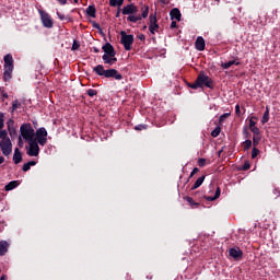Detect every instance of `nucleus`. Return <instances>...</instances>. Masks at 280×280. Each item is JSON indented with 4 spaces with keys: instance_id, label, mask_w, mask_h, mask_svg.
Instances as JSON below:
<instances>
[{
    "instance_id": "nucleus-1",
    "label": "nucleus",
    "mask_w": 280,
    "mask_h": 280,
    "mask_svg": "<svg viewBox=\"0 0 280 280\" xmlns=\"http://www.w3.org/2000/svg\"><path fill=\"white\" fill-rule=\"evenodd\" d=\"M121 12L125 16H127L128 23H139V21H143V19H148V14H150V7L148 4L142 5L141 14H137V12H139V7L135 3L127 4L122 9L121 7H118L116 19L121 16Z\"/></svg>"
},
{
    "instance_id": "nucleus-2",
    "label": "nucleus",
    "mask_w": 280,
    "mask_h": 280,
    "mask_svg": "<svg viewBox=\"0 0 280 280\" xmlns=\"http://www.w3.org/2000/svg\"><path fill=\"white\" fill-rule=\"evenodd\" d=\"M93 72L100 78H113L114 80H124V75L117 69H104L103 65H97L93 68Z\"/></svg>"
},
{
    "instance_id": "nucleus-3",
    "label": "nucleus",
    "mask_w": 280,
    "mask_h": 280,
    "mask_svg": "<svg viewBox=\"0 0 280 280\" xmlns=\"http://www.w3.org/2000/svg\"><path fill=\"white\" fill-rule=\"evenodd\" d=\"M20 132L23 139L27 142L36 140V138H34L36 136V132H34V128L32 127V124H23L20 127Z\"/></svg>"
},
{
    "instance_id": "nucleus-4",
    "label": "nucleus",
    "mask_w": 280,
    "mask_h": 280,
    "mask_svg": "<svg viewBox=\"0 0 280 280\" xmlns=\"http://www.w3.org/2000/svg\"><path fill=\"white\" fill-rule=\"evenodd\" d=\"M197 84L200 86V89H203L206 86L207 89H213V79H211L205 71H200L197 75Z\"/></svg>"
},
{
    "instance_id": "nucleus-5",
    "label": "nucleus",
    "mask_w": 280,
    "mask_h": 280,
    "mask_svg": "<svg viewBox=\"0 0 280 280\" xmlns=\"http://www.w3.org/2000/svg\"><path fill=\"white\" fill-rule=\"evenodd\" d=\"M120 43L124 46L126 51H130L132 49V45L135 43V35H128L126 31L120 32Z\"/></svg>"
},
{
    "instance_id": "nucleus-6",
    "label": "nucleus",
    "mask_w": 280,
    "mask_h": 280,
    "mask_svg": "<svg viewBox=\"0 0 280 280\" xmlns=\"http://www.w3.org/2000/svg\"><path fill=\"white\" fill-rule=\"evenodd\" d=\"M39 16L44 27H47V30H51V27H54V20L49 13L39 10Z\"/></svg>"
},
{
    "instance_id": "nucleus-7",
    "label": "nucleus",
    "mask_w": 280,
    "mask_h": 280,
    "mask_svg": "<svg viewBox=\"0 0 280 280\" xmlns=\"http://www.w3.org/2000/svg\"><path fill=\"white\" fill-rule=\"evenodd\" d=\"M47 129L45 127H40L35 132V141L39 143V145H46L47 144Z\"/></svg>"
},
{
    "instance_id": "nucleus-8",
    "label": "nucleus",
    "mask_w": 280,
    "mask_h": 280,
    "mask_svg": "<svg viewBox=\"0 0 280 280\" xmlns=\"http://www.w3.org/2000/svg\"><path fill=\"white\" fill-rule=\"evenodd\" d=\"M26 154L28 156H38V154H40V147H38V142L36 140L28 141Z\"/></svg>"
},
{
    "instance_id": "nucleus-9",
    "label": "nucleus",
    "mask_w": 280,
    "mask_h": 280,
    "mask_svg": "<svg viewBox=\"0 0 280 280\" xmlns=\"http://www.w3.org/2000/svg\"><path fill=\"white\" fill-rule=\"evenodd\" d=\"M0 150L4 156L12 154V141L10 139L0 141Z\"/></svg>"
},
{
    "instance_id": "nucleus-10",
    "label": "nucleus",
    "mask_w": 280,
    "mask_h": 280,
    "mask_svg": "<svg viewBox=\"0 0 280 280\" xmlns=\"http://www.w3.org/2000/svg\"><path fill=\"white\" fill-rule=\"evenodd\" d=\"M229 255L232 257V259H234V261H242L244 252H242L240 247H232L229 249Z\"/></svg>"
},
{
    "instance_id": "nucleus-11",
    "label": "nucleus",
    "mask_w": 280,
    "mask_h": 280,
    "mask_svg": "<svg viewBox=\"0 0 280 280\" xmlns=\"http://www.w3.org/2000/svg\"><path fill=\"white\" fill-rule=\"evenodd\" d=\"M102 49L105 56H117V51H115V47L110 43H106Z\"/></svg>"
},
{
    "instance_id": "nucleus-12",
    "label": "nucleus",
    "mask_w": 280,
    "mask_h": 280,
    "mask_svg": "<svg viewBox=\"0 0 280 280\" xmlns=\"http://www.w3.org/2000/svg\"><path fill=\"white\" fill-rule=\"evenodd\" d=\"M12 71H14V66H4V72H3L4 82H10V80H12Z\"/></svg>"
},
{
    "instance_id": "nucleus-13",
    "label": "nucleus",
    "mask_w": 280,
    "mask_h": 280,
    "mask_svg": "<svg viewBox=\"0 0 280 280\" xmlns=\"http://www.w3.org/2000/svg\"><path fill=\"white\" fill-rule=\"evenodd\" d=\"M207 44L205 43V38L202 36H198L195 42V47L197 51H205V47Z\"/></svg>"
},
{
    "instance_id": "nucleus-14",
    "label": "nucleus",
    "mask_w": 280,
    "mask_h": 280,
    "mask_svg": "<svg viewBox=\"0 0 280 280\" xmlns=\"http://www.w3.org/2000/svg\"><path fill=\"white\" fill-rule=\"evenodd\" d=\"M102 60L104 65H109V67H113V65L117 62V59L115 58V56H110V55H103Z\"/></svg>"
},
{
    "instance_id": "nucleus-15",
    "label": "nucleus",
    "mask_w": 280,
    "mask_h": 280,
    "mask_svg": "<svg viewBox=\"0 0 280 280\" xmlns=\"http://www.w3.org/2000/svg\"><path fill=\"white\" fill-rule=\"evenodd\" d=\"M22 161H23V153H21V150L16 148L13 154V163H15V165H19V163H21Z\"/></svg>"
},
{
    "instance_id": "nucleus-16",
    "label": "nucleus",
    "mask_w": 280,
    "mask_h": 280,
    "mask_svg": "<svg viewBox=\"0 0 280 280\" xmlns=\"http://www.w3.org/2000/svg\"><path fill=\"white\" fill-rule=\"evenodd\" d=\"M170 16H171L172 21H174V20L175 21H180V16H182L180 10L178 8L172 9L171 12H170Z\"/></svg>"
},
{
    "instance_id": "nucleus-17",
    "label": "nucleus",
    "mask_w": 280,
    "mask_h": 280,
    "mask_svg": "<svg viewBox=\"0 0 280 280\" xmlns=\"http://www.w3.org/2000/svg\"><path fill=\"white\" fill-rule=\"evenodd\" d=\"M97 9H95V5H89L86 9V15L91 16V19H95L97 15Z\"/></svg>"
},
{
    "instance_id": "nucleus-18",
    "label": "nucleus",
    "mask_w": 280,
    "mask_h": 280,
    "mask_svg": "<svg viewBox=\"0 0 280 280\" xmlns=\"http://www.w3.org/2000/svg\"><path fill=\"white\" fill-rule=\"evenodd\" d=\"M4 60V67H14V59L12 58V55L8 54L3 58Z\"/></svg>"
},
{
    "instance_id": "nucleus-19",
    "label": "nucleus",
    "mask_w": 280,
    "mask_h": 280,
    "mask_svg": "<svg viewBox=\"0 0 280 280\" xmlns=\"http://www.w3.org/2000/svg\"><path fill=\"white\" fill-rule=\"evenodd\" d=\"M220 194H222V190L220 189V187H217V190L213 197L206 196L205 198L208 200V202H213V200H218V198H220Z\"/></svg>"
},
{
    "instance_id": "nucleus-20",
    "label": "nucleus",
    "mask_w": 280,
    "mask_h": 280,
    "mask_svg": "<svg viewBox=\"0 0 280 280\" xmlns=\"http://www.w3.org/2000/svg\"><path fill=\"white\" fill-rule=\"evenodd\" d=\"M268 121H270V107L267 106L261 118V124H268Z\"/></svg>"
},
{
    "instance_id": "nucleus-21",
    "label": "nucleus",
    "mask_w": 280,
    "mask_h": 280,
    "mask_svg": "<svg viewBox=\"0 0 280 280\" xmlns=\"http://www.w3.org/2000/svg\"><path fill=\"white\" fill-rule=\"evenodd\" d=\"M129 2H132V0H128ZM109 5L112 8H121L124 5V0H109Z\"/></svg>"
},
{
    "instance_id": "nucleus-22",
    "label": "nucleus",
    "mask_w": 280,
    "mask_h": 280,
    "mask_svg": "<svg viewBox=\"0 0 280 280\" xmlns=\"http://www.w3.org/2000/svg\"><path fill=\"white\" fill-rule=\"evenodd\" d=\"M233 65H235L237 67V66H240V61L230 60L228 62H223V65H221V67H222V69H231V67H233Z\"/></svg>"
},
{
    "instance_id": "nucleus-23",
    "label": "nucleus",
    "mask_w": 280,
    "mask_h": 280,
    "mask_svg": "<svg viewBox=\"0 0 280 280\" xmlns=\"http://www.w3.org/2000/svg\"><path fill=\"white\" fill-rule=\"evenodd\" d=\"M205 178H206L205 175H202L201 177H199V178L195 182V184L192 185L191 191H194L195 189H198V187H200V186L205 183Z\"/></svg>"
},
{
    "instance_id": "nucleus-24",
    "label": "nucleus",
    "mask_w": 280,
    "mask_h": 280,
    "mask_svg": "<svg viewBox=\"0 0 280 280\" xmlns=\"http://www.w3.org/2000/svg\"><path fill=\"white\" fill-rule=\"evenodd\" d=\"M19 187V180H12L5 187V191H12V189H16Z\"/></svg>"
},
{
    "instance_id": "nucleus-25",
    "label": "nucleus",
    "mask_w": 280,
    "mask_h": 280,
    "mask_svg": "<svg viewBox=\"0 0 280 280\" xmlns=\"http://www.w3.org/2000/svg\"><path fill=\"white\" fill-rule=\"evenodd\" d=\"M8 253V243L5 241L0 242V257H3Z\"/></svg>"
},
{
    "instance_id": "nucleus-26",
    "label": "nucleus",
    "mask_w": 280,
    "mask_h": 280,
    "mask_svg": "<svg viewBox=\"0 0 280 280\" xmlns=\"http://www.w3.org/2000/svg\"><path fill=\"white\" fill-rule=\"evenodd\" d=\"M34 165H36V161H30L22 166V171L30 172L31 167H34Z\"/></svg>"
},
{
    "instance_id": "nucleus-27",
    "label": "nucleus",
    "mask_w": 280,
    "mask_h": 280,
    "mask_svg": "<svg viewBox=\"0 0 280 280\" xmlns=\"http://www.w3.org/2000/svg\"><path fill=\"white\" fill-rule=\"evenodd\" d=\"M220 132H222V128H220V126H217L212 131H211V137H213V139L220 137Z\"/></svg>"
},
{
    "instance_id": "nucleus-28",
    "label": "nucleus",
    "mask_w": 280,
    "mask_h": 280,
    "mask_svg": "<svg viewBox=\"0 0 280 280\" xmlns=\"http://www.w3.org/2000/svg\"><path fill=\"white\" fill-rule=\"evenodd\" d=\"M252 147H253V141L252 140H245L243 142V150H244V152H246L247 150H250Z\"/></svg>"
},
{
    "instance_id": "nucleus-29",
    "label": "nucleus",
    "mask_w": 280,
    "mask_h": 280,
    "mask_svg": "<svg viewBox=\"0 0 280 280\" xmlns=\"http://www.w3.org/2000/svg\"><path fill=\"white\" fill-rule=\"evenodd\" d=\"M21 108V102L19 100H15L12 102L11 113H14V110Z\"/></svg>"
},
{
    "instance_id": "nucleus-30",
    "label": "nucleus",
    "mask_w": 280,
    "mask_h": 280,
    "mask_svg": "<svg viewBox=\"0 0 280 280\" xmlns=\"http://www.w3.org/2000/svg\"><path fill=\"white\" fill-rule=\"evenodd\" d=\"M260 141H261V135L254 136L253 137V145H254V148H257V145H259Z\"/></svg>"
},
{
    "instance_id": "nucleus-31",
    "label": "nucleus",
    "mask_w": 280,
    "mask_h": 280,
    "mask_svg": "<svg viewBox=\"0 0 280 280\" xmlns=\"http://www.w3.org/2000/svg\"><path fill=\"white\" fill-rule=\"evenodd\" d=\"M149 31L151 34H155L159 31V24H149Z\"/></svg>"
},
{
    "instance_id": "nucleus-32",
    "label": "nucleus",
    "mask_w": 280,
    "mask_h": 280,
    "mask_svg": "<svg viewBox=\"0 0 280 280\" xmlns=\"http://www.w3.org/2000/svg\"><path fill=\"white\" fill-rule=\"evenodd\" d=\"M255 119H257L256 116H252V117L249 118V130H250L252 128L257 127V121H255Z\"/></svg>"
},
{
    "instance_id": "nucleus-33",
    "label": "nucleus",
    "mask_w": 280,
    "mask_h": 280,
    "mask_svg": "<svg viewBox=\"0 0 280 280\" xmlns=\"http://www.w3.org/2000/svg\"><path fill=\"white\" fill-rule=\"evenodd\" d=\"M8 126V130L10 132V136L12 137V128H14V120L13 119H9L7 122Z\"/></svg>"
},
{
    "instance_id": "nucleus-34",
    "label": "nucleus",
    "mask_w": 280,
    "mask_h": 280,
    "mask_svg": "<svg viewBox=\"0 0 280 280\" xmlns=\"http://www.w3.org/2000/svg\"><path fill=\"white\" fill-rule=\"evenodd\" d=\"M149 21H150V25H156L158 24L156 13L155 14H151L149 16Z\"/></svg>"
},
{
    "instance_id": "nucleus-35",
    "label": "nucleus",
    "mask_w": 280,
    "mask_h": 280,
    "mask_svg": "<svg viewBox=\"0 0 280 280\" xmlns=\"http://www.w3.org/2000/svg\"><path fill=\"white\" fill-rule=\"evenodd\" d=\"M0 139H1L2 141H8V139H10V138L8 137V131L1 130V131H0Z\"/></svg>"
},
{
    "instance_id": "nucleus-36",
    "label": "nucleus",
    "mask_w": 280,
    "mask_h": 280,
    "mask_svg": "<svg viewBox=\"0 0 280 280\" xmlns=\"http://www.w3.org/2000/svg\"><path fill=\"white\" fill-rule=\"evenodd\" d=\"M187 86H188L189 89H194L195 91H196V89H200V85L198 84V81H197V80H195L194 83H187Z\"/></svg>"
},
{
    "instance_id": "nucleus-37",
    "label": "nucleus",
    "mask_w": 280,
    "mask_h": 280,
    "mask_svg": "<svg viewBox=\"0 0 280 280\" xmlns=\"http://www.w3.org/2000/svg\"><path fill=\"white\" fill-rule=\"evenodd\" d=\"M229 117H231V114L224 113L223 115L220 116L219 124H223L224 119H229Z\"/></svg>"
},
{
    "instance_id": "nucleus-38",
    "label": "nucleus",
    "mask_w": 280,
    "mask_h": 280,
    "mask_svg": "<svg viewBox=\"0 0 280 280\" xmlns=\"http://www.w3.org/2000/svg\"><path fill=\"white\" fill-rule=\"evenodd\" d=\"M71 49L72 51H78L80 49V42L74 39Z\"/></svg>"
},
{
    "instance_id": "nucleus-39",
    "label": "nucleus",
    "mask_w": 280,
    "mask_h": 280,
    "mask_svg": "<svg viewBox=\"0 0 280 280\" xmlns=\"http://www.w3.org/2000/svg\"><path fill=\"white\" fill-rule=\"evenodd\" d=\"M86 93L89 97H95V95H97V90L89 89Z\"/></svg>"
},
{
    "instance_id": "nucleus-40",
    "label": "nucleus",
    "mask_w": 280,
    "mask_h": 280,
    "mask_svg": "<svg viewBox=\"0 0 280 280\" xmlns=\"http://www.w3.org/2000/svg\"><path fill=\"white\" fill-rule=\"evenodd\" d=\"M135 130H138V131L148 130V125H143V124L137 125L135 127Z\"/></svg>"
},
{
    "instance_id": "nucleus-41",
    "label": "nucleus",
    "mask_w": 280,
    "mask_h": 280,
    "mask_svg": "<svg viewBox=\"0 0 280 280\" xmlns=\"http://www.w3.org/2000/svg\"><path fill=\"white\" fill-rule=\"evenodd\" d=\"M250 132H253L254 136H259L261 135V130L258 129V127H252Z\"/></svg>"
},
{
    "instance_id": "nucleus-42",
    "label": "nucleus",
    "mask_w": 280,
    "mask_h": 280,
    "mask_svg": "<svg viewBox=\"0 0 280 280\" xmlns=\"http://www.w3.org/2000/svg\"><path fill=\"white\" fill-rule=\"evenodd\" d=\"M256 156H259V149L254 147L252 150V159H255Z\"/></svg>"
},
{
    "instance_id": "nucleus-43",
    "label": "nucleus",
    "mask_w": 280,
    "mask_h": 280,
    "mask_svg": "<svg viewBox=\"0 0 280 280\" xmlns=\"http://www.w3.org/2000/svg\"><path fill=\"white\" fill-rule=\"evenodd\" d=\"M198 165H199V167H205V165H207V159L200 158L198 160Z\"/></svg>"
},
{
    "instance_id": "nucleus-44",
    "label": "nucleus",
    "mask_w": 280,
    "mask_h": 280,
    "mask_svg": "<svg viewBox=\"0 0 280 280\" xmlns=\"http://www.w3.org/2000/svg\"><path fill=\"white\" fill-rule=\"evenodd\" d=\"M243 172H248L250 170V162L246 161L242 167Z\"/></svg>"
},
{
    "instance_id": "nucleus-45",
    "label": "nucleus",
    "mask_w": 280,
    "mask_h": 280,
    "mask_svg": "<svg viewBox=\"0 0 280 280\" xmlns=\"http://www.w3.org/2000/svg\"><path fill=\"white\" fill-rule=\"evenodd\" d=\"M235 114L237 115V117H241V116H242V109H241V107H240V104H237V105L235 106Z\"/></svg>"
},
{
    "instance_id": "nucleus-46",
    "label": "nucleus",
    "mask_w": 280,
    "mask_h": 280,
    "mask_svg": "<svg viewBox=\"0 0 280 280\" xmlns=\"http://www.w3.org/2000/svg\"><path fill=\"white\" fill-rule=\"evenodd\" d=\"M57 16H58V19H59L60 21H67V15H65V14L58 12V11H57Z\"/></svg>"
},
{
    "instance_id": "nucleus-47",
    "label": "nucleus",
    "mask_w": 280,
    "mask_h": 280,
    "mask_svg": "<svg viewBox=\"0 0 280 280\" xmlns=\"http://www.w3.org/2000/svg\"><path fill=\"white\" fill-rule=\"evenodd\" d=\"M185 200H186V202H188L189 205H198V203L194 202V198H191V197H189V196L185 197Z\"/></svg>"
},
{
    "instance_id": "nucleus-48",
    "label": "nucleus",
    "mask_w": 280,
    "mask_h": 280,
    "mask_svg": "<svg viewBox=\"0 0 280 280\" xmlns=\"http://www.w3.org/2000/svg\"><path fill=\"white\" fill-rule=\"evenodd\" d=\"M0 93H1V96L3 97V100H8L9 95L7 94L5 90L0 89Z\"/></svg>"
},
{
    "instance_id": "nucleus-49",
    "label": "nucleus",
    "mask_w": 280,
    "mask_h": 280,
    "mask_svg": "<svg viewBox=\"0 0 280 280\" xmlns=\"http://www.w3.org/2000/svg\"><path fill=\"white\" fill-rule=\"evenodd\" d=\"M198 172H200V170H199L198 167H195V168L191 171L189 178H192V176H196V174H198Z\"/></svg>"
},
{
    "instance_id": "nucleus-50",
    "label": "nucleus",
    "mask_w": 280,
    "mask_h": 280,
    "mask_svg": "<svg viewBox=\"0 0 280 280\" xmlns=\"http://www.w3.org/2000/svg\"><path fill=\"white\" fill-rule=\"evenodd\" d=\"M3 126H4L3 114H0V130H2Z\"/></svg>"
},
{
    "instance_id": "nucleus-51",
    "label": "nucleus",
    "mask_w": 280,
    "mask_h": 280,
    "mask_svg": "<svg viewBox=\"0 0 280 280\" xmlns=\"http://www.w3.org/2000/svg\"><path fill=\"white\" fill-rule=\"evenodd\" d=\"M175 27H178V25L176 24V21H172L171 30H175Z\"/></svg>"
},
{
    "instance_id": "nucleus-52",
    "label": "nucleus",
    "mask_w": 280,
    "mask_h": 280,
    "mask_svg": "<svg viewBox=\"0 0 280 280\" xmlns=\"http://www.w3.org/2000/svg\"><path fill=\"white\" fill-rule=\"evenodd\" d=\"M138 38H139V40L144 42L145 40V35L139 34Z\"/></svg>"
},
{
    "instance_id": "nucleus-53",
    "label": "nucleus",
    "mask_w": 280,
    "mask_h": 280,
    "mask_svg": "<svg viewBox=\"0 0 280 280\" xmlns=\"http://www.w3.org/2000/svg\"><path fill=\"white\" fill-rule=\"evenodd\" d=\"M60 5H67V0H57Z\"/></svg>"
},
{
    "instance_id": "nucleus-54",
    "label": "nucleus",
    "mask_w": 280,
    "mask_h": 280,
    "mask_svg": "<svg viewBox=\"0 0 280 280\" xmlns=\"http://www.w3.org/2000/svg\"><path fill=\"white\" fill-rule=\"evenodd\" d=\"M93 27H94L95 30H102L101 26H100V24H97V23H94V24H93Z\"/></svg>"
},
{
    "instance_id": "nucleus-55",
    "label": "nucleus",
    "mask_w": 280,
    "mask_h": 280,
    "mask_svg": "<svg viewBox=\"0 0 280 280\" xmlns=\"http://www.w3.org/2000/svg\"><path fill=\"white\" fill-rule=\"evenodd\" d=\"M19 145L20 148L23 145V138H21V136L19 137Z\"/></svg>"
},
{
    "instance_id": "nucleus-56",
    "label": "nucleus",
    "mask_w": 280,
    "mask_h": 280,
    "mask_svg": "<svg viewBox=\"0 0 280 280\" xmlns=\"http://www.w3.org/2000/svg\"><path fill=\"white\" fill-rule=\"evenodd\" d=\"M92 49H93L94 54H100V48L93 47Z\"/></svg>"
},
{
    "instance_id": "nucleus-57",
    "label": "nucleus",
    "mask_w": 280,
    "mask_h": 280,
    "mask_svg": "<svg viewBox=\"0 0 280 280\" xmlns=\"http://www.w3.org/2000/svg\"><path fill=\"white\" fill-rule=\"evenodd\" d=\"M2 163H5V158L0 155V165H2Z\"/></svg>"
},
{
    "instance_id": "nucleus-58",
    "label": "nucleus",
    "mask_w": 280,
    "mask_h": 280,
    "mask_svg": "<svg viewBox=\"0 0 280 280\" xmlns=\"http://www.w3.org/2000/svg\"><path fill=\"white\" fill-rule=\"evenodd\" d=\"M8 279V277L5 276V275H2L1 277H0V280H7Z\"/></svg>"
},
{
    "instance_id": "nucleus-59",
    "label": "nucleus",
    "mask_w": 280,
    "mask_h": 280,
    "mask_svg": "<svg viewBox=\"0 0 280 280\" xmlns=\"http://www.w3.org/2000/svg\"><path fill=\"white\" fill-rule=\"evenodd\" d=\"M244 133L246 135V137H248V135H250L249 132H248V129H244Z\"/></svg>"
},
{
    "instance_id": "nucleus-60",
    "label": "nucleus",
    "mask_w": 280,
    "mask_h": 280,
    "mask_svg": "<svg viewBox=\"0 0 280 280\" xmlns=\"http://www.w3.org/2000/svg\"><path fill=\"white\" fill-rule=\"evenodd\" d=\"M11 131H12V135H16V129L12 128Z\"/></svg>"
},
{
    "instance_id": "nucleus-61",
    "label": "nucleus",
    "mask_w": 280,
    "mask_h": 280,
    "mask_svg": "<svg viewBox=\"0 0 280 280\" xmlns=\"http://www.w3.org/2000/svg\"><path fill=\"white\" fill-rule=\"evenodd\" d=\"M160 2H161V3H167V1H166V0H160Z\"/></svg>"
},
{
    "instance_id": "nucleus-62",
    "label": "nucleus",
    "mask_w": 280,
    "mask_h": 280,
    "mask_svg": "<svg viewBox=\"0 0 280 280\" xmlns=\"http://www.w3.org/2000/svg\"><path fill=\"white\" fill-rule=\"evenodd\" d=\"M143 30H148V26H143Z\"/></svg>"
},
{
    "instance_id": "nucleus-63",
    "label": "nucleus",
    "mask_w": 280,
    "mask_h": 280,
    "mask_svg": "<svg viewBox=\"0 0 280 280\" xmlns=\"http://www.w3.org/2000/svg\"><path fill=\"white\" fill-rule=\"evenodd\" d=\"M73 1H74V3H78L79 0H73Z\"/></svg>"
},
{
    "instance_id": "nucleus-64",
    "label": "nucleus",
    "mask_w": 280,
    "mask_h": 280,
    "mask_svg": "<svg viewBox=\"0 0 280 280\" xmlns=\"http://www.w3.org/2000/svg\"><path fill=\"white\" fill-rule=\"evenodd\" d=\"M214 1H217L218 3H220V0H214Z\"/></svg>"
}]
</instances>
